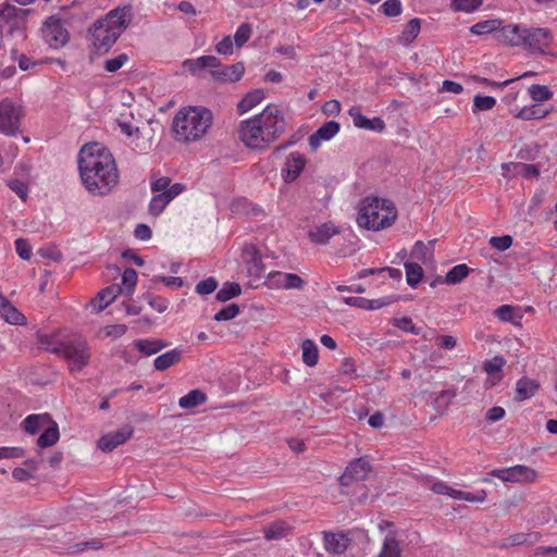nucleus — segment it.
<instances>
[{
  "label": "nucleus",
  "mask_w": 557,
  "mask_h": 557,
  "mask_svg": "<svg viewBox=\"0 0 557 557\" xmlns=\"http://www.w3.org/2000/svg\"><path fill=\"white\" fill-rule=\"evenodd\" d=\"M78 169L85 188L94 196H104L119 183L112 153L99 143L85 145L78 153Z\"/></svg>",
  "instance_id": "nucleus-1"
},
{
  "label": "nucleus",
  "mask_w": 557,
  "mask_h": 557,
  "mask_svg": "<svg viewBox=\"0 0 557 557\" xmlns=\"http://www.w3.org/2000/svg\"><path fill=\"white\" fill-rule=\"evenodd\" d=\"M285 129L283 112L276 104L267 106L260 114L242 121L239 139L250 149L262 150L276 140Z\"/></svg>",
  "instance_id": "nucleus-2"
},
{
  "label": "nucleus",
  "mask_w": 557,
  "mask_h": 557,
  "mask_svg": "<svg viewBox=\"0 0 557 557\" xmlns=\"http://www.w3.org/2000/svg\"><path fill=\"white\" fill-rule=\"evenodd\" d=\"M132 20V7L124 5L111 10L102 20L97 21L91 28L95 51L98 53L108 52L128 27Z\"/></svg>",
  "instance_id": "nucleus-3"
},
{
  "label": "nucleus",
  "mask_w": 557,
  "mask_h": 557,
  "mask_svg": "<svg viewBox=\"0 0 557 557\" xmlns=\"http://www.w3.org/2000/svg\"><path fill=\"white\" fill-rule=\"evenodd\" d=\"M213 122L212 112L201 106L185 107L177 111L172 127L177 139L197 141L209 131Z\"/></svg>",
  "instance_id": "nucleus-4"
},
{
  "label": "nucleus",
  "mask_w": 557,
  "mask_h": 557,
  "mask_svg": "<svg viewBox=\"0 0 557 557\" xmlns=\"http://www.w3.org/2000/svg\"><path fill=\"white\" fill-rule=\"evenodd\" d=\"M398 212L393 201L380 197H366L360 201L357 223L368 231H381L392 226Z\"/></svg>",
  "instance_id": "nucleus-5"
},
{
  "label": "nucleus",
  "mask_w": 557,
  "mask_h": 557,
  "mask_svg": "<svg viewBox=\"0 0 557 557\" xmlns=\"http://www.w3.org/2000/svg\"><path fill=\"white\" fill-rule=\"evenodd\" d=\"M497 40L510 46H523L532 52L546 54L553 41V35L547 28H528L510 24L499 30Z\"/></svg>",
  "instance_id": "nucleus-6"
},
{
  "label": "nucleus",
  "mask_w": 557,
  "mask_h": 557,
  "mask_svg": "<svg viewBox=\"0 0 557 557\" xmlns=\"http://www.w3.org/2000/svg\"><path fill=\"white\" fill-rule=\"evenodd\" d=\"M50 350L67 361L71 372L82 371L88 364L91 356L90 347L83 338L60 343Z\"/></svg>",
  "instance_id": "nucleus-7"
},
{
  "label": "nucleus",
  "mask_w": 557,
  "mask_h": 557,
  "mask_svg": "<svg viewBox=\"0 0 557 557\" xmlns=\"http://www.w3.org/2000/svg\"><path fill=\"white\" fill-rule=\"evenodd\" d=\"M24 115L23 106L20 101L4 98L0 101V133L14 135L21 125Z\"/></svg>",
  "instance_id": "nucleus-8"
},
{
  "label": "nucleus",
  "mask_w": 557,
  "mask_h": 557,
  "mask_svg": "<svg viewBox=\"0 0 557 557\" xmlns=\"http://www.w3.org/2000/svg\"><path fill=\"white\" fill-rule=\"evenodd\" d=\"M42 37L49 47L60 49L67 44L70 34L60 18L50 16L42 26Z\"/></svg>",
  "instance_id": "nucleus-9"
},
{
  "label": "nucleus",
  "mask_w": 557,
  "mask_h": 557,
  "mask_svg": "<svg viewBox=\"0 0 557 557\" xmlns=\"http://www.w3.org/2000/svg\"><path fill=\"white\" fill-rule=\"evenodd\" d=\"M490 474L504 482L512 483H533L537 479V473L534 469L522 465L504 469H495L492 470Z\"/></svg>",
  "instance_id": "nucleus-10"
},
{
  "label": "nucleus",
  "mask_w": 557,
  "mask_h": 557,
  "mask_svg": "<svg viewBox=\"0 0 557 557\" xmlns=\"http://www.w3.org/2000/svg\"><path fill=\"white\" fill-rule=\"evenodd\" d=\"M28 14L29 10L5 4L0 9V25L2 27L8 26L11 33L17 29H23L25 28L26 17Z\"/></svg>",
  "instance_id": "nucleus-11"
},
{
  "label": "nucleus",
  "mask_w": 557,
  "mask_h": 557,
  "mask_svg": "<svg viewBox=\"0 0 557 557\" xmlns=\"http://www.w3.org/2000/svg\"><path fill=\"white\" fill-rule=\"evenodd\" d=\"M371 470V465L367 458H357L347 466L344 474L339 478V482L347 486L352 481H363L368 479Z\"/></svg>",
  "instance_id": "nucleus-12"
},
{
  "label": "nucleus",
  "mask_w": 557,
  "mask_h": 557,
  "mask_svg": "<svg viewBox=\"0 0 557 557\" xmlns=\"http://www.w3.org/2000/svg\"><path fill=\"white\" fill-rule=\"evenodd\" d=\"M242 260L246 265L249 276L261 277L264 275V267L260 251L252 244L245 245L242 251Z\"/></svg>",
  "instance_id": "nucleus-13"
},
{
  "label": "nucleus",
  "mask_w": 557,
  "mask_h": 557,
  "mask_svg": "<svg viewBox=\"0 0 557 557\" xmlns=\"http://www.w3.org/2000/svg\"><path fill=\"white\" fill-rule=\"evenodd\" d=\"M306 158L298 151L290 152L281 170V176L285 183L296 181L306 166Z\"/></svg>",
  "instance_id": "nucleus-14"
},
{
  "label": "nucleus",
  "mask_w": 557,
  "mask_h": 557,
  "mask_svg": "<svg viewBox=\"0 0 557 557\" xmlns=\"http://www.w3.org/2000/svg\"><path fill=\"white\" fill-rule=\"evenodd\" d=\"M134 430L132 426L126 425L117 431L110 432L100 437L98 447L102 451H112L117 446L126 443L133 435Z\"/></svg>",
  "instance_id": "nucleus-15"
},
{
  "label": "nucleus",
  "mask_w": 557,
  "mask_h": 557,
  "mask_svg": "<svg viewBox=\"0 0 557 557\" xmlns=\"http://www.w3.org/2000/svg\"><path fill=\"white\" fill-rule=\"evenodd\" d=\"M122 292L123 288L120 285L112 284L101 289L97 294L96 298L89 302V306L95 312H100L106 309Z\"/></svg>",
  "instance_id": "nucleus-16"
},
{
  "label": "nucleus",
  "mask_w": 557,
  "mask_h": 557,
  "mask_svg": "<svg viewBox=\"0 0 557 557\" xmlns=\"http://www.w3.org/2000/svg\"><path fill=\"white\" fill-rule=\"evenodd\" d=\"M339 124L335 121L324 123L318 131L309 136V146L314 151L323 140L332 139L339 132Z\"/></svg>",
  "instance_id": "nucleus-17"
},
{
  "label": "nucleus",
  "mask_w": 557,
  "mask_h": 557,
  "mask_svg": "<svg viewBox=\"0 0 557 557\" xmlns=\"http://www.w3.org/2000/svg\"><path fill=\"white\" fill-rule=\"evenodd\" d=\"M323 542L324 548L331 554H342L344 553L348 545L349 539L343 533H323Z\"/></svg>",
  "instance_id": "nucleus-18"
},
{
  "label": "nucleus",
  "mask_w": 557,
  "mask_h": 557,
  "mask_svg": "<svg viewBox=\"0 0 557 557\" xmlns=\"http://www.w3.org/2000/svg\"><path fill=\"white\" fill-rule=\"evenodd\" d=\"M244 64L242 62H238L223 67L220 65V67H216L215 70L211 71V74L218 81L236 82L240 79V77L244 75Z\"/></svg>",
  "instance_id": "nucleus-19"
},
{
  "label": "nucleus",
  "mask_w": 557,
  "mask_h": 557,
  "mask_svg": "<svg viewBox=\"0 0 557 557\" xmlns=\"http://www.w3.org/2000/svg\"><path fill=\"white\" fill-rule=\"evenodd\" d=\"M350 116L352 117L354 125L358 128L382 132L385 128V123L381 117L368 119L366 115L360 112L351 109L349 111Z\"/></svg>",
  "instance_id": "nucleus-20"
},
{
  "label": "nucleus",
  "mask_w": 557,
  "mask_h": 557,
  "mask_svg": "<svg viewBox=\"0 0 557 557\" xmlns=\"http://www.w3.org/2000/svg\"><path fill=\"white\" fill-rule=\"evenodd\" d=\"M337 233L336 226L329 222L311 228L308 236L312 243L324 245Z\"/></svg>",
  "instance_id": "nucleus-21"
},
{
  "label": "nucleus",
  "mask_w": 557,
  "mask_h": 557,
  "mask_svg": "<svg viewBox=\"0 0 557 557\" xmlns=\"http://www.w3.org/2000/svg\"><path fill=\"white\" fill-rule=\"evenodd\" d=\"M50 422H52V419L48 413L29 414L23 421V425L27 433L36 434L44 430L48 424H50Z\"/></svg>",
  "instance_id": "nucleus-22"
},
{
  "label": "nucleus",
  "mask_w": 557,
  "mask_h": 557,
  "mask_svg": "<svg viewBox=\"0 0 557 557\" xmlns=\"http://www.w3.org/2000/svg\"><path fill=\"white\" fill-rule=\"evenodd\" d=\"M540 385L535 380L522 377L516 384V399L519 401L531 398L537 392Z\"/></svg>",
  "instance_id": "nucleus-23"
},
{
  "label": "nucleus",
  "mask_w": 557,
  "mask_h": 557,
  "mask_svg": "<svg viewBox=\"0 0 557 557\" xmlns=\"http://www.w3.org/2000/svg\"><path fill=\"white\" fill-rule=\"evenodd\" d=\"M401 548L395 532H389L384 537L382 547L376 557H400Z\"/></svg>",
  "instance_id": "nucleus-24"
},
{
  "label": "nucleus",
  "mask_w": 557,
  "mask_h": 557,
  "mask_svg": "<svg viewBox=\"0 0 557 557\" xmlns=\"http://www.w3.org/2000/svg\"><path fill=\"white\" fill-rule=\"evenodd\" d=\"M183 350L181 348L169 350L154 359V368L159 371H164L176 364L181 360Z\"/></svg>",
  "instance_id": "nucleus-25"
},
{
  "label": "nucleus",
  "mask_w": 557,
  "mask_h": 557,
  "mask_svg": "<svg viewBox=\"0 0 557 557\" xmlns=\"http://www.w3.org/2000/svg\"><path fill=\"white\" fill-rule=\"evenodd\" d=\"M60 437L59 426L57 422L52 420L44 430L37 440V445L40 448L53 446Z\"/></svg>",
  "instance_id": "nucleus-26"
},
{
  "label": "nucleus",
  "mask_w": 557,
  "mask_h": 557,
  "mask_svg": "<svg viewBox=\"0 0 557 557\" xmlns=\"http://www.w3.org/2000/svg\"><path fill=\"white\" fill-rule=\"evenodd\" d=\"M264 99V91L262 89H255L248 92L237 104L239 114H244L252 110Z\"/></svg>",
  "instance_id": "nucleus-27"
},
{
  "label": "nucleus",
  "mask_w": 557,
  "mask_h": 557,
  "mask_svg": "<svg viewBox=\"0 0 557 557\" xmlns=\"http://www.w3.org/2000/svg\"><path fill=\"white\" fill-rule=\"evenodd\" d=\"M503 27L500 20H486L472 25L470 32L474 35L495 33L494 36L497 39V35Z\"/></svg>",
  "instance_id": "nucleus-28"
},
{
  "label": "nucleus",
  "mask_w": 557,
  "mask_h": 557,
  "mask_svg": "<svg viewBox=\"0 0 557 557\" xmlns=\"http://www.w3.org/2000/svg\"><path fill=\"white\" fill-rule=\"evenodd\" d=\"M548 113V110H545L541 104L535 103L532 106L523 107L521 110L515 113V117L523 121L540 120L545 117Z\"/></svg>",
  "instance_id": "nucleus-29"
},
{
  "label": "nucleus",
  "mask_w": 557,
  "mask_h": 557,
  "mask_svg": "<svg viewBox=\"0 0 557 557\" xmlns=\"http://www.w3.org/2000/svg\"><path fill=\"white\" fill-rule=\"evenodd\" d=\"M207 400V395L200 389H193L188 394L180 398L178 405L183 409H193Z\"/></svg>",
  "instance_id": "nucleus-30"
},
{
  "label": "nucleus",
  "mask_w": 557,
  "mask_h": 557,
  "mask_svg": "<svg viewBox=\"0 0 557 557\" xmlns=\"http://www.w3.org/2000/svg\"><path fill=\"white\" fill-rule=\"evenodd\" d=\"M187 64L193 73L202 69H212L213 71L221 65L220 60L214 55H202L195 60H188Z\"/></svg>",
  "instance_id": "nucleus-31"
},
{
  "label": "nucleus",
  "mask_w": 557,
  "mask_h": 557,
  "mask_svg": "<svg viewBox=\"0 0 557 557\" xmlns=\"http://www.w3.org/2000/svg\"><path fill=\"white\" fill-rule=\"evenodd\" d=\"M0 315L13 325H23L26 322L25 315L10 301L0 310Z\"/></svg>",
  "instance_id": "nucleus-32"
},
{
  "label": "nucleus",
  "mask_w": 557,
  "mask_h": 557,
  "mask_svg": "<svg viewBox=\"0 0 557 557\" xmlns=\"http://www.w3.org/2000/svg\"><path fill=\"white\" fill-rule=\"evenodd\" d=\"M302 361L313 367L319 360V350L317 344L311 339H305L301 344Z\"/></svg>",
  "instance_id": "nucleus-33"
},
{
  "label": "nucleus",
  "mask_w": 557,
  "mask_h": 557,
  "mask_svg": "<svg viewBox=\"0 0 557 557\" xmlns=\"http://www.w3.org/2000/svg\"><path fill=\"white\" fill-rule=\"evenodd\" d=\"M289 530L290 528L286 522L275 521L269 527L264 528V536L269 541L280 540L285 537Z\"/></svg>",
  "instance_id": "nucleus-34"
},
{
  "label": "nucleus",
  "mask_w": 557,
  "mask_h": 557,
  "mask_svg": "<svg viewBox=\"0 0 557 557\" xmlns=\"http://www.w3.org/2000/svg\"><path fill=\"white\" fill-rule=\"evenodd\" d=\"M410 257L414 262H422L426 264L433 259V255L426 244L423 242H417L411 250Z\"/></svg>",
  "instance_id": "nucleus-35"
},
{
  "label": "nucleus",
  "mask_w": 557,
  "mask_h": 557,
  "mask_svg": "<svg viewBox=\"0 0 557 557\" xmlns=\"http://www.w3.org/2000/svg\"><path fill=\"white\" fill-rule=\"evenodd\" d=\"M135 347L144 355L151 356L166 347V344L157 339H140L135 343Z\"/></svg>",
  "instance_id": "nucleus-36"
},
{
  "label": "nucleus",
  "mask_w": 557,
  "mask_h": 557,
  "mask_svg": "<svg viewBox=\"0 0 557 557\" xmlns=\"http://www.w3.org/2000/svg\"><path fill=\"white\" fill-rule=\"evenodd\" d=\"M407 283L411 287H416L423 277V269L418 262H406L405 263Z\"/></svg>",
  "instance_id": "nucleus-37"
},
{
  "label": "nucleus",
  "mask_w": 557,
  "mask_h": 557,
  "mask_svg": "<svg viewBox=\"0 0 557 557\" xmlns=\"http://www.w3.org/2000/svg\"><path fill=\"white\" fill-rule=\"evenodd\" d=\"M470 272L467 264H458L453 267L446 274L444 282L450 285H455L465 280Z\"/></svg>",
  "instance_id": "nucleus-38"
},
{
  "label": "nucleus",
  "mask_w": 557,
  "mask_h": 557,
  "mask_svg": "<svg viewBox=\"0 0 557 557\" xmlns=\"http://www.w3.org/2000/svg\"><path fill=\"white\" fill-rule=\"evenodd\" d=\"M240 285L234 282H226L223 284L221 289L216 293V299L219 301H227L238 295H240Z\"/></svg>",
  "instance_id": "nucleus-39"
},
{
  "label": "nucleus",
  "mask_w": 557,
  "mask_h": 557,
  "mask_svg": "<svg viewBox=\"0 0 557 557\" xmlns=\"http://www.w3.org/2000/svg\"><path fill=\"white\" fill-rule=\"evenodd\" d=\"M170 201V198L165 194H154L149 203V213L153 216L160 215Z\"/></svg>",
  "instance_id": "nucleus-40"
},
{
  "label": "nucleus",
  "mask_w": 557,
  "mask_h": 557,
  "mask_svg": "<svg viewBox=\"0 0 557 557\" xmlns=\"http://www.w3.org/2000/svg\"><path fill=\"white\" fill-rule=\"evenodd\" d=\"M529 95L536 102H544L553 98V91L545 85H531Z\"/></svg>",
  "instance_id": "nucleus-41"
},
{
  "label": "nucleus",
  "mask_w": 557,
  "mask_h": 557,
  "mask_svg": "<svg viewBox=\"0 0 557 557\" xmlns=\"http://www.w3.org/2000/svg\"><path fill=\"white\" fill-rule=\"evenodd\" d=\"M510 168L513 169V172L516 174H521L525 177L537 176L540 174L537 166L534 164H525V163L503 164L504 170H509Z\"/></svg>",
  "instance_id": "nucleus-42"
},
{
  "label": "nucleus",
  "mask_w": 557,
  "mask_h": 557,
  "mask_svg": "<svg viewBox=\"0 0 557 557\" xmlns=\"http://www.w3.org/2000/svg\"><path fill=\"white\" fill-rule=\"evenodd\" d=\"M252 27L249 23H243L234 34V42L237 48L243 47L251 37Z\"/></svg>",
  "instance_id": "nucleus-43"
},
{
  "label": "nucleus",
  "mask_w": 557,
  "mask_h": 557,
  "mask_svg": "<svg viewBox=\"0 0 557 557\" xmlns=\"http://www.w3.org/2000/svg\"><path fill=\"white\" fill-rule=\"evenodd\" d=\"M129 60L126 53H120L119 55L108 59L103 62V69L109 73H115L122 69Z\"/></svg>",
  "instance_id": "nucleus-44"
},
{
  "label": "nucleus",
  "mask_w": 557,
  "mask_h": 557,
  "mask_svg": "<svg viewBox=\"0 0 557 557\" xmlns=\"http://www.w3.org/2000/svg\"><path fill=\"white\" fill-rule=\"evenodd\" d=\"M420 33V21L413 18L409 21L401 33V41L405 44L411 42Z\"/></svg>",
  "instance_id": "nucleus-45"
},
{
  "label": "nucleus",
  "mask_w": 557,
  "mask_h": 557,
  "mask_svg": "<svg viewBox=\"0 0 557 557\" xmlns=\"http://www.w3.org/2000/svg\"><path fill=\"white\" fill-rule=\"evenodd\" d=\"M122 283L126 296H132L137 284V272L134 269H126L122 275Z\"/></svg>",
  "instance_id": "nucleus-46"
},
{
  "label": "nucleus",
  "mask_w": 557,
  "mask_h": 557,
  "mask_svg": "<svg viewBox=\"0 0 557 557\" xmlns=\"http://www.w3.org/2000/svg\"><path fill=\"white\" fill-rule=\"evenodd\" d=\"M454 499H461L469 503H483L486 499V492L481 490L476 493H470L456 490L454 493Z\"/></svg>",
  "instance_id": "nucleus-47"
},
{
  "label": "nucleus",
  "mask_w": 557,
  "mask_h": 557,
  "mask_svg": "<svg viewBox=\"0 0 557 557\" xmlns=\"http://www.w3.org/2000/svg\"><path fill=\"white\" fill-rule=\"evenodd\" d=\"M496 104V99L492 96L476 95L473 98V111H488Z\"/></svg>",
  "instance_id": "nucleus-48"
},
{
  "label": "nucleus",
  "mask_w": 557,
  "mask_h": 557,
  "mask_svg": "<svg viewBox=\"0 0 557 557\" xmlns=\"http://www.w3.org/2000/svg\"><path fill=\"white\" fill-rule=\"evenodd\" d=\"M239 313V307L236 304H230L223 307L214 314L215 321H228L234 319Z\"/></svg>",
  "instance_id": "nucleus-49"
},
{
  "label": "nucleus",
  "mask_w": 557,
  "mask_h": 557,
  "mask_svg": "<svg viewBox=\"0 0 557 557\" xmlns=\"http://www.w3.org/2000/svg\"><path fill=\"white\" fill-rule=\"evenodd\" d=\"M506 361L503 357L496 356L490 360H486L483 364L484 370L487 374H497L502 375V369L505 366Z\"/></svg>",
  "instance_id": "nucleus-50"
},
{
  "label": "nucleus",
  "mask_w": 557,
  "mask_h": 557,
  "mask_svg": "<svg viewBox=\"0 0 557 557\" xmlns=\"http://www.w3.org/2000/svg\"><path fill=\"white\" fill-rule=\"evenodd\" d=\"M285 276V273L284 272H280V271H273V272H270L267 276H265V281H264V284L269 287V288H284V285H285V278L283 277Z\"/></svg>",
  "instance_id": "nucleus-51"
},
{
  "label": "nucleus",
  "mask_w": 557,
  "mask_h": 557,
  "mask_svg": "<svg viewBox=\"0 0 557 557\" xmlns=\"http://www.w3.org/2000/svg\"><path fill=\"white\" fill-rule=\"evenodd\" d=\"M8 186L14 191L22 200H26L28 196V186L21 180H10Z\"/></svg>",
  "instance_id": "nucleus-52"
},
{
  "label": "nucleus",
  "mask_w": 557,
  "mask_h": 557,
  "mask_svg": "<svg viewBox=\"0 0 557 557\" xmlns=\"http://www.w3.org/2000/svg\"><path fill=\"white\" fill-rule=\"evenodd\" d=\"M490 244L493 248L499 251H505L512 245V238L509 235L494 236L491 237Z\"/></svg>",
  "instance_id": "nucleus-53"
},
{
  "label": "nucleus",
  "mask_w": 557,
  "mask_h": 557,
  "mask_svg": "<svg viewBox=\"0 0 557 557\" xmlns=\"http://www.w3.org/2000/svg\"><path fill=\"white\" fill-rule=\"evenodd\" d=\"M218 287V282L213 277L200 281L196 285V292L200 295H209L213 293Z\"/></svg>",
  "instance_id": "nucleus-54"
},
{
  "label": "nucleus",
  "mask_w": 557,
  "mask_h": 557,
  "mask_svg": "<svg viewBox=\"0 0 557 557\" xmlns=\"http://www.w3.org/2000/svg\"><path fill=\"white\" fill-rule=\"evenodd\" d=\"M15 249L20 258L23 260H29L32 256V246L27 239L17 238L15 240Z\"/></svg>",
  "instance_id": "nucleus-55"
},
{
  "label": "nucleus",
  "mask_w": 557,
  "mask_h": 557,
  "mask_svg": "<svg viewBox=\"0 0 557 557\" xmlns=\"http://www.w3.org/2000/svg\"><path fill=\"white\" fill-rule=\"evenodd\" d=\"M285 285L284 289H301L305 285L304 280L294 273H285Z\"/></svg>",
  "instance_id": "nucleus-56"
},
{
  "label": "nucleus",
  "mask_w": 557,
  "mask_h": 557,
  "mask_svg": "<svg viewBox=\"0 0 557 557\" xmlns=\"http://www.w3.org/2000/svg\"><path fill=\"white\" fill-rule=\"evenodd\" d=\"M383 12L387 16H396L401 12V2L400 0H386L381 5Z\"/></svg>",
  "instance_id": "nucleus-57"
},
{
  "label": "nucleus",
  "mask_w": 557,
  "mask_h": 557,
  "mask_svg": "<svg viewBox=\"0 0 557 557\" xmlns=\"http://www.w3.org/2000/svg\"><path fill=\"white\" fill-rule=\"evenodd\" d=\"M532 535H534L536 537V535L532 534V533H530V534H527V533L512 534L504 540L503 546L508 547V546L521 545V544L525 543L528 541V539Z\"/></svg>",
  "instance_id": "nucleus-58"
},
{
  "label": "nucleus",
  "mask_w": 557,
  "mask_h": 557,
  "mask_svg": "<svg viewBox=\"0 0 557 557\" xmlns=\"http://www.w3.org/2000/svg\"><path fill=\"white\" fill-rule=\"evenodd\" d=\"M395 325L397 327H399L400 330H404L411 334H414V335L420 334V329L413 324L411 318H408V317L400 318V319L396 320Z\"/></svg>",
  "instance_id": "nucleus-59"
},
{
  "label": "nucleus",
  "mask_w": 557,
  "mask_h": 557,
  "mask_svg": "<svg viewBox=\"0 0 557 557\" xmlns=\"http://www.w3.org/2000/svg\"><path fill=\"white\" fill-rule=\"evenodd\" d=\"M430 488L432 490V492H434L435 494H438V495H447L451 498H454V493L456 492L455 488L450 487L449 485H447L445 482L443 481H436L434 483H432V485L430 486Z\"/></svg>",
  "instance_id": "nucleus-60"
},
{
  "label": "nucleus",
  "mask_w": 557,
  "mask_h": 557,
  "mask_svg": "<svg viewBox=\"0 0 557 557\" xmlns=\"http://www.w3.org/2000/svg\"><path fill=\"white\" fill-rule=\"evenodd\" d=\"M171 180L169 177H160L151 183V191L153 194H168Z\"/></svg>",
  "instance_id": "nucleus-61"
},
{
  "label": "nucleus",
  "mask_w": 557,
  "mask_h": 557,
  "mask_svg": "<svg viewBox=\"0 0 557 557\" xmlns=\"http://www.w3.org/2000/svg\"><path fill=\"white\" fill-rule=\"evenodd\" d=\"M482 3V0H454L455 7L465 12H471L478 9Z\"/></svg>",
  "instance_id": "nucleus-62"
},
{
  "label": "nucleus",
  "mask_w": 557,
  "mask_h": 557,
  "mask_svg": "<svg viewBox=\"0 0 557 557\" xmlns=\"http://www.w3.org/2000/svg\"><path fill=\"white\" fill-rule=\"evenodd\" d=\"M38 255H40L44 258L51 259L55 262H59L62 260V253L60 250H58L55 247L48 246V247H41L38 249Z\"/></svg>",
  "instance_id": "nucleus-63"
},
{
  "label": "nucleus",
  "mask_w": 557,
  "mask_h": 557,
  "mask_svg": "<svg viewBox=\"0 0 557 557\" xmlns=\"http://www.w3.org/2000/svg\"><path fill=\"white\" fill-rule=\"evenodd\" d=\"M496 317L504 322H513V307L503 305L495 311Z\"/></svg>",
  "instance_id": "nucleus-64"
}]
</instances>
